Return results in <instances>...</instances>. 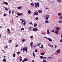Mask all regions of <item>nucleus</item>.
Instances as JSON below:
<instances>
[{"instance_id": "obj_1", "label": "nucleus", "mask_w": 62, "mask_h": 62, "mask_svg": "<svg viewBox=\"0 0 62 62\" xmlns=\"http://www.w3.org/2000/svg\"><path fill=\"white\" fill-rule=\"evenodd\" d=\"M35 8H37L38 7H39V3H35Z\"/></svg>"}, {"instance_id": "obj_2", "label": "nucleus", "mask_w": 62, "mask_h": 62, "mask_svg": "<svg viewBox=\"0 0 62 62\" xmlns=\"http://www.w3.org/2000/svg\"><path fill=\"white\" fill-rule=\"evenodd\" d=\"M25 50V51L26 52H28L27 51V47H25V48H23V53H24V52Z\"/></svg>"}, {"instance_id": "obj_3", "label": "nucleus", "mask_w": 62, "mask_h": 62, "mask_svg": "<svg viewBox=\"0 0 62 62\" xmlns=\"http://www.w3.org/2000/svg\"><path fill=\"white\" fill-rule=\"evenodd\" d=\"M49 18V15H46V21H48Z\"/></svg>"}, {"instance_id": "obj_4", "label": "nucleus", "mask_w": 62, "mask_h": 62, "mask_svg": "<svg viewBox=\"0 0 62 62\" xmlns=\"http://www.w3.org/2000/svg\"><path fill=\"white\" fill-rule=\"evenodd\" d=\"M33 14L35 15H38V12L36 11L35 12H34Z\"/></svg>"}, {"instance_id": "obj_5", "label": "nucleus", "mask_w": 62, "mask_h": 62, "mask_svg": "<svg viewBox=\"0 0 62 62\" xmlns=\"http://www.w3.org/2000/svg\"><path fill=\"white\" fill-rule=\"evenodd\" d=\"M33 31H37L38 30V29L37 28H33Z\"/></svg>"}, {"instance_id": "obj_6", "label": "nucleus", "mask_w": 62, "mask_h": 62, "mask_svg": "<svg viewBox=\"0 0 62 62\" xmlns=\"http://www.w3.org/2000/svg\"><path fill=\"white\" fill-rule=\"evenodd\" d=\"M33 42L31 43L30 44L32 48H33Z\"/></svg>"}, {"instance_id": "obj_7", "label": "nucleus", "mask_w": 62, "mask_h": 62, "mask_svg": "<svg viewBox=\"0 0 62 62\" xmlns=\"http://www.w3.org/2000/svg\"><path fill=\"white\" fill-rule=\"evenodd\" d=\"M23 14L22 13H17V15L18 16H20L22 15H23Z\"/></svg>"}, {"instance_id": "obj_8", "label": "nucleus", "mask_w": 62, "mask_h": 62, "mask_svg": "<svg viewBox=\"0 0 62 62\" xmlns=\"http://www.w3.org/2000/svg\"><path fill=\"white\" fill-rule=\"evenodd\" d=\"M47 34H48V35H49V34H50V31L49 29L47 30Z\"/></svg>"}, {"instance_id": "obj_9", "label": "nucleus", "mask_w": 62, "mask_h": 62, "mask_svg": "<svg viewBox=\"0 0 62 62\" xmlns=\"http://www.w3.org/2000/svg\"><path fill=\"white\" fill-rule=\"evenodd\" d=\"M58 30H57L56 31L54 32V33H56V34H57H57H58Z\"/></svg>"}, {"instance_id": "obj_10", "label": "nucleus", "mask_w": 62, "mask_h": 62, "mask_svg": "<svg viewBox=\"0 0 62 62\" xmlns=\"http://www.w3.org/2000/svg\"><path fill=\"white\" fill-rule=\"evenodd\" d=\"M60 29V27H57L56 28V29L57 30H59Z\"/></svg>"}, {"instance_id": "obj_11", "label": "nucleus", "mask_w": 62, "mask_h": 62, "mask_svg": "<svg viewBox=\"0 0 62 62\" xmlns=\"http://www.w3.org/2000/svg\"><path fill=\"white\" fill-rule=\"evenodd\" d=\"M60 50L59 49H58L57 50V52L58 53H60Z\"/></svg>"}, {"instance_id": "obj_12", "label": "nucleus", "mask_w": 62, "mask_h": 62, "mask_svg": "<svg viewBox=\"0 0 62 62\" xmlns=\"http://www.w3.org/2000/svg\"><path fill=\"white\" fill-rule=\"evenodd\" d=\"M47 39H48V40L49 41H53L51 39V38H48Z\"/></svg>"}, {"instance_id": "obj_13", "label": "nucleus", "mask_w": 62, "mask_h": 62, "mask_svg": "<svg viewBox=\"0 0 62 62\" xmlns=\"http://www.w3.org/2000/svg\"><path fill=\"white\" fill-rule=\"evenodd\" d=\"M47 39H48V40L49 41H53L51 39V38H48Z\"/></svg>"}, {"instance_id": "obj_14", "label": "nucleus", "mask_w": 62, "mask_h": 62, "mask_svg": "<svg viewBox=\"0 0 62 62\" xmlns=\"http://www.w3.org/2000/svg\"><path fill=\"white\" fill-rule=\"evenodd\" d=\"M25 20L23 19L21 22V23H23L24 22H25Z\"/></svg>"}, {"instance_id": "obj_15", "label": "nucleus", "mask_w": 62, "mask_h": 62, "mask_svg": "<svg viewBox=\"0 0 62 62\" xmlns=\"http://www.w3.org/2000/svg\"><path fill=\"white\" fill-rule=\"evenodd\" d=\"M3 4H5L6 5H8V3L7 2H3Z\"/></svg>"}, {"instance_id": "obj_16", "label": "nucleus", "mask_w": 62, "mask_h": 62, "mask_svg": "<svg viewBox=\"0 0 62 62\" xmlns=\"http://www.w3.org/2000/svg\"><path fill=\"white\" fill-rule=\"evenodd\" d=\"M22 7L21 6H19L17 8L18 9H20L21 8H22Z\"/></svg>"}, {"instance_id": "obj_17", "label": "nucleus", "mask_w": 62, "mask_h": 62, "mask_svg": "<svg viewBox=\"0 0 62 62\" xmlns=\"http://www.w3.org/2000/svg\"><path fill=\"white\" fill-rule=\"evenodd\" d=\"M38 12L39 13H41L42 12V11L39 10H38Z\"/></svg>"}, {"instance_id": "obj_18", "label": "nucleus", "mask_w": 62, "mask_h": 62, "mask_svg": "<svg viewBox=\"0 0 62 62\" xmlns=\"http://www.w3.org/2000/svg\"><path fill=\"white\" fill-rule=\"evenodd\" d=\"M48 45L49 46H50V47H53V45H49V44H48Z\"/></svg>"}, {"instance_id": "obj_19", "label": "nucleus", "mask_w": 62, "mask_h": 62, "mask_svg": "<svg viewBox=\"0 0 62 62\" xmlns=\"http://www.w3.org/2000/svg\"><path fill=\"white\" fill-rule=\"evenodd\" d=\"M2 61H3V62H6V60L5 59V58Z\"/></svg>"}, {"instance_id": "obj_20", "label": "nucleus", "mask_w": 62, "mask_h": 62, "mask_svg": "<svg viewBox=\"0 0 62 62\" xmlns=\"http://www.w3.org/2000/svg\"><path fill=\"white\" fill-rule=\"evenodd\" d=\"M37 26V25L36 23H35L34 24V26L35 27H36Z\"/></svg>"}, {"instance_id": "obj_21", "label": "nucleus", "mask_w": 62, "mask_h": 62, "mask_svg": "<svg viewBox=\"0 0 62 62\" xmlns=\"http://www.w3.org/2000/svg\"><path fill=\"white\" fill-rule=\"evenodd\" d=\"M24 61H28V59H26V58H25V59H24Z\"/></svg>"}, {"instance_id": "obj_22", "label": "nucleus", "mask_w": 62, "mask_h": 62, "mask_svg": "<svg viewBox=\"0 0 62 62\" xmlns=\"http://www.w3.org/2000/svg\"><path fill=\"white\" fill-rule=\"evenodd\" d=\"M30 5L31 6H32L33 7H34V4L33 3H31Z\"/></svg>"}, {"instance_id": "obj_23", "label": "nucleus", "mask_w": 62, "mask_h": 62, "mask_svg": "<svg viewBox=\"0 0 62 62\" xmlns=\"http://www.w3.org/2000/svg\"><path fill=\"white\" fill-rule=\"evenodd\" d=\"M5 9L6 10H8L9 9V8H8L5 7Z\"/></svg>"}, {"instance_id": "obj_24", "label": "nucleus", "mask_w": 62, "mask_h": 62, "mask_svg": "<svg viewBox=\"0 0 62 62\" xmlns=\"http://www.w3.org/2000/svg\"><path fill=\"white\" fill-rule=\"evenodd\" d=\"M59 19L60 20H62V16H61L59 18Z\"/></svg>"}, {"instance_id": "obj_25", "label": "nucleus", "mask_w": 62, "mask_h": 62, "mask_svg": "<svg viewBox=\"0 0 62 62\" xmlns=\"http://www.w3.org/2000/svg\"><path fill=\"white\" fill-rule=\"evenodd\" d=\"M44 54H45V53H44V52L42 53H41V55H44Z\"/></svg>"}, {"instance_id": "obj_26", "label": "nucleus", "mask_w": 62, "mask_h": 62, "mask_svg": "<svg viewBox=\"0 0 62 62\" xmlns=\"http://www.w3.org/2000/svg\"><path fill=\"white\" fill-rule=\"evenodd\" d=\"M28 13L29 14H30L31 13V11L30 10H29L28 11Z\"/></svg>"}, {"instance_id": "obj_27", "label": "nucleus", "mask_w": 62, "mask_h": 62, "mask_svg": "<svg viewBox=\"0 0 62 62\" xmlns=\"http://www.w3.org/2000/svg\"><path fill=\"white\" fill-rule=\"evenodd\" d=\"M61 14H62L60 13H59L58 14V15L59 16H60Z\"/></svg>"}, {"instance_id": "obj_28", "label": "nucleus", "mask_w": 62, "mask_h": 62, "mask_svg": "<svg viewBox=\"0 0 62 62\" xmlns=\"http://www.w3.org/2000/svg\"><path fill=\"white\" fill-rule=\"evenodd\" d=\"M13 56L14 57H15V56H16V54H13Z\"/></svg>"}, {"instance_id": "obj_29", "label": "nucleus", "mask_w": 62, "mask_h": 62, "mask_svg": "<svg viewBox=\"0 0 62 62\" xmlns=\"http://www.w3.org/2000/svg\"><path fill=\"white\" fill-rule=\"evenodd\" d=\"M58 2H62V1L61 0H56Z\"/></svg>"}, {"instance_id": "obj_30", "label": "nucleus", "mask_w": 62, "mask_h": 62, "mask_svg": "<svg viewBox=\"0 0 62 62\" xmlns=\"http://www.w3.org/2000/svg\"><path fill=\"white\" fill-rule=\"evenodd\" d=\"M8 33H10V30H9V29H8Z\"/></svg>"}, {"instance_id": "obj_31", "label": "nucleus", "mask_w": 62, "mask_h": 62, "mask_svg": "<svg viewBox=\"0 0 62 62\" xmlns=\"http://www.w3.org/2000/svg\"><path fill=\"white\" fill-rule=\"evenodd\" d=\"M40 44H41V43H40L39 44H38L37 46H39Z\"/></svg>"}, {"instance_id": "obj_32", "label": "nucleus", "mask_w": 62, "mask_h": 62, "mask_svg": "<svg viewBox=\"0 0 62 62\" xmlns=\"http://www.w3.org/2000/svg\"><path fill=\"white\" fill-rule=\"evenodd\" d=\"M47 20H46L45 21V23H49V21H47Z\"/></svg>"}, {"instance_id": "obj_33", "label": "nucleus", "mask_w": 62, "mask_h": 62, "mask_svg": "<svg viewBox=\"0 0 62 62\" xmlns=\"http://www.w3.org/2000/svg\"><path fill=\"white\" fill-rule=\"evenodd\" d=\"M24 28H22L21 29V31H22V30H24Z\"/></svg>"}, {"instance_id": "obj_34", "label": "nucleus", "mask_w": 62, "mask_h": 62, "mask_svg": "<svg viewBox=\"0 0 62 62\" xmlns=\"http://www.w3.org/2000/svg\"><path fill=\"white\" fill-rule=\"evenodd\" d=\"M26 24V22H25L23 24V25H24V26Z\"/></svg>"}, {"instance_id": "obj_35", "label": "nucleus", "mask_w": 62, "mask_h": 62, "mask_svg": "<svg viewBox=\"0 0 62 62\" xmlns=\"http://www.w3.org/2000/svg\"><path fill=\"white\" fill-rule=\"evenodd\" d=\"M33 56L34 57H35V53H34V52L33 53Z\"/></svg>"}, {"instance_id": "obj_36", "label": "nucleus", "mask_w": 62, "mask_h": 62, "mask_svg": "<svg viewBox=\"0 0 62 62\" xmlns=\"http://www.w3.org/2000/svg\"><path fill=\"white\" fill-rule=\"evenodd\" d=\"M41 49H42V48H43V45H42L41 47H40Z\"/></svg>"}, {"instance_id": "obj_37", "label": "nucleus", "mask_w": 62, "mask_h": 62, "mask_svg": "<svg viewBox=\"0 0 62 62\" xmlns=\"http://www.w3.org/2000/svg\"><path fill=\"white\" fill-rule=\"evenodd\" d=\"M7 16V14H4L3 15V16Z\"/></svg>"}, {"instance_id": "obj_38", "label": "nucleus", "mask_w": 62, "mask_h": 62, "mask_svg": "<svg viewBox=\"0 0 62 62\" xmlns=\"http://www.w3.org/2000/svg\"><path fill=\"white\" fill-rule=\"evenodd\" d=\"M29 24H31V25H33V23H32V22H31L30 23H29Z\"/></svg>"}, {"instance_id": "obj_39", "label": "nucleus", "mask_w": 62, "mask_h": 62, "mask_svg": "<svg viewBox=\"0 0 62 62\" xmlns=\"http://www.w3.org/2000/svg\"><path fill=\"white\" fill-rule=\"evenodd\" d=\"M59 22V23H62V21H60V20L59 21H58Z\"/></svg>"}, {"instance_id": "obj_40", "label": "nucleus", "mask_w": 62, "mask_h": 62, "mask_svg": "<svg viewBox=\"0 0 62 62\" xmlns=\"http://www.w3.org/2000/svg\"><path fill=\"white\" fill-rule=\"evenodd\" d=\"M40 57L42 59H43V56H40Z\"/></svg>"}, {"instance_id": "obj_41", "label": "nucleus", "mask_w": 62, "mask_h": 62, "mask_svg": "<svg viewBox=\"0 0 62 62\" xmlns=\"http://www.w3.org/2000/svg\"><path fill=\"white\" fill-rule=\"evenodd\" d=\"M22 41V42H24L25 41V39H23Z\"/></svg>"}, {"instance_id": "obj_42", "label": "nucleus", "mask_w": 62, "mask_h": 62, "mask_svg": "<svg viewBox=\"0 0 62 62\" xmlns=\"http://www.w3.org/2000/svg\"><path fill=\"white\" fill-rule=\"evenodd\" d=\"M20 52H18L17 53V54L19 55V54H20Z\"/></svg>"}, {"instance_id": "obj_43", "label": "nucleus", "mask_w": 62, "mask_h": 62, "mask_svg": "<svg viewBox=\"0 0 62 62\" xmlns=\"http://www.w3.org/2000/svg\"><path fill=\"white\" fill-rule=\"evenodd\" d=\"M23 61V59H20V60H19V61L20 62H21V61Z\"/></svg>"}, {"instance_id": "obj_44", "label": "nucleus", "mask_w": 62, "mask_h": 62, "mask_svg": "<svg viewBox=\"0 0 62 62\" xmlns=\"http://www.w3.org/2000/svg\"><path fill=\"white\" fill-rule=\"evenodd\" d=\"M12 40H10V41H9V43H11V41H12Z\"/></svg>"}, {"instance_id": "obj_45", "label": "nucleus", "mask_w": 62, "mask_h": 62, "mask_svg": "<svg viewBox=\"0 0 62 62\" xmlns=\"http://www.w3.org/2000/svg\"><path fill=\"white\" fill-rule=\"evenodd\" d=\"M46 58V57H43V59H45Z\"/></svg>"}, {"instance_id": "obj_46", "label": "nucleus", "mask_w": 62, "mask_h": 62, "mask_svg": "<svg viewBox=\"0 0 62 62\" xmlns=\"http://www.w3.org/2000/svg\"><path fill=\"white\" fill-rule=\"evenodd\" d=\"M38 19H39V18L38 17H36L35 18V20H38Z\"/></svg>"}, {"instance_id": "obj_47", "label": "nucleus", "mask_w": 62, "mask_h": 62, "mask_svg": "<svg viewBox=\"0 0 62 62\" xmlns=\"http://www.w3.org/2000/svg\"><path fill=\"white\" fill-rule=\"evenodd\" d=\"M14 11H12V13L13 15V13H14Z\"/></svg>"}, {"instance_id": "obj_48", "label": "nucleus", "mask_w": 62, "mask_h": 62, "mask_svg": "<svg viewBox=\"0 0 62 62\" xmlns=\"http://www.w3.org/2000/svg\"><path fill=\"white\" fill-rule=\"evenodd\" d=\"M11 13V12L10 11H9V14H10Z\"/></svg>"}, {"instance_id": "obj_49", "label": "nucleus", "mask_w": 62, "mask_h": 62, "mask_svg": "<svg viewBox=\"0 0 62 62\" xmlns=\"http://www.w3.org/2000/svg\"><path fill=\"white\" fill-rule=\"evenodd\" d=\"M60 42H62V39H61L60 41Z\"/></svg>"}, {"instance_id": "obj_50", "label": "nucleus", "mask_w": 62, "mask_h": 62, "mask_svg": "<svg viewBox=\"0 0 62 62\" xmlns=\"http://www.w3.org/2000/svg\"><path fill=\"white\" fill-rule=\"evenodd\" d=\"M61 38L62 39V33L61 34Z\"/></svg>"}, {"instance_id": "obj_51", "label": "nucleus", "mask_w": 62, "mask_h": 62, "mask_svg": "<svg viewBox=\"0 0 62 62\" xmlns=\"http://www.w3.org/2000/svg\"><path fill=\"white\" fill-rule=\"evenodd\" d=\"M30 38H31V39H32V38H33V36H31L30 37Z\"/></svg>"}, {"instance_id": "obj_52", "label": "nucleus", "mask_w": 62, "mask_h": 62, "mask_svg": "<svg viewBox=\"0 0 62 62\" xmlns=\"http://www.w3.org/2000/svg\"><path fill=\"white\" fill-rule=\"evenodd\" d=\"M36 45H35L33 46V48H36Z\"/></svg>"}, {"instance_id": "obj_53", "label": "nucleus", "mask_w": 62, "mask_h": 62, "mask_svg": "<svg viewBox=\"0 0 62 62\" xmlns=\"http://www.w3.org/2000/svg\"><path fill=\"white\" fill-rule=\"evenodd\" d=\"M35 51L36 52H38V50L37 49H35Z\"/></svg>"}, {"instance_id": "obj_54", "label": "nucleus", "mask_w": 62, "mask_h": 62, "mask_svg": "<svg viewBox=\"0 0 62 62\" xmlns=\"http://www.w3.org/2000/svg\"><path fill=\"white\" fill-rule=\"evenodd\" d=\"M8 46H4V47L5 48H7L8 47Z\"/></svg>"}, {"instance_id": "obj_55", "label": "nucleus", "mask_w": 62, "mask_h": 62, "mask_svg": "<svg viewBox=\"0 0 62 62\" xmlns=\"http://www.w3.org/2000/svg\"><path fill=\"white\" fill-rule=\"evenodd\" d=\"M46 9H49V8H46Z\"/></svg>"}, {"instance_id": "obj_56", "label": "nucleus", "mask_w": 62, "mask_h": 62, "mask_svg": "<svg viewBox=\"0 0 62 62\" xmlns=\"http://www.w3.org/2000/svg\"><path fill=\"white\" fill-rule=\"evenodd\" d=\"M29 29H32V27H30V28H29Z\"/></svg>"}, {"instance_id": "obj_57", "label": "nucleus", "mask_w": 62, "mask_h": 62, "mask_svg": "<svg viewBox=\"0 0 62 62\" xmlns=\"http://www.w3.org/2000/svg\"><path fill=\"white\" fill-rule=\"evenodd\" d=\"M43 61L44 62H46V60H43Z\"/></svg>"}, {"instance_id": "obj_58", "label": "nucleus", "mask_w": 62, "mask_h": 62, "mask_svg": "<svg viewBox=\"0 0 62 62\" xmlns=\"http://www.w3.org/2000/svg\"><path fill=\"white\" fill-rule=\"evenodd\" d=\"M55 48H56V47H57V46H56V45H55Z\"/></svg>"}, {"instance_id": "obj_59", "label": "nucleus", "mask_w": 62, "mask_h": 62, "mask_svg": "<svg viewBox=\"0 0 62 62\" xmlns=\"http://www.w3.org/2000/svg\"><path fill=\"white\" fill-rule=\"evenodd\" d=\"M18 45H16V47H18Z\"/></svg>"}, {"instance_id": "obj_60", "label": "nucleus", "mask_w": 62, "mask_h": 62, "mask_svg": "<svg viewBox=\"0 0 62 62\" xmlns=\"http://www.w3.org/2000/svg\"><path fill=\"white\" fill-rule=\"evenodd\" d=\"M51 32H54V31L53 30H52L51 31Z\"/></svg>"}, {"instance_id": "obj_61", "label": "nucleus", "mask_w": 62, "mask_h": 62, "mask_svg": "<svg viewBox=\"0 0 62 62\" xmlns=\"http://www.w3.org/2000/svg\"><path fill=\"white\" fill-rule=\"evenodd\" d=\"M22 57H21V56H20V58H19V59H22Z\"/></svg>"}, {"instance_id": "obj_62", "label": "nucleus", "mask_w": 62, "mask_h": 62, "mask_svg": "<svg viewBox=\"0 0 62 62\" xmlns=\"http://www.w3.org/2000/svg\"><path fill=\"white\" fill-rule=\"evenodd\" d=\"M42 34L43 35H45V33L43 32L42 33Z\"/></svg>"}, {"instance_id": "obj_63", "label": "nucleus", "mask_w": 62, "mask_h": 62, "mask_svg": "<svg viewBox=\"0 0 62 62\" xmlns=\"http://www.w3.org/2000/svg\"><path fill=\"white\" fill-rule=\"evenodd\" d=\"M44 38H46V39H48V38L47 37H45Z\"/></svg>"}, {"instance_id": "obj_64", "label": "nucleus", "mask_w": 62, "mask_h": 62, "mask_svg": "<svg viewBox=\"0 0 62 62\" xmlns=\"http://www.w3.org/2000/svg\"><path fill=\"white\" fill-rule=\"evenodd\" d=\"M24 60H23V61L22 62H24Z\"/></svg>"}]
</instances>
